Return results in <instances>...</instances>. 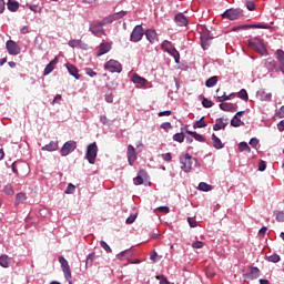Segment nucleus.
<instances>
[{"instance_id":"nucleus-11","label":"nucleus","mask_w":284,"mask_h":284,"mask_svg":"<svg viewBox=\"0 0 284 284\" xmlns=\"http://www.w3.org/2000/svg\"><path fill=\"white\" fill-rule=\"evenodd\" d=\"M6 48L9 54H11L12 57H17V54H21V47H19V44H17V42H14L13 40L7 41Z\"/></svg>"},{"instance_id":"nucleus-30","label":"nucleus","mask_w":284,"mask_h":284,"mask_svg":"<svg viewBox=\"0 0 284 284\" xmlns=\"http://www.w3.org/2000/svg\"><path fill=\"white\" fill-rule=\"evenodd\" d=\"M248 276L252 278V281H254V278H258V276H261V271L258 267L252 266Z\"/></svg>"},{"instance_id":"nucleus-56","label":"nucleus","mask_w":284,"mask_h":284,"mask_svg":"<svg viewBox=\"0 0 284 284\" xmlns=\"http://www.w3.org/2000/svg\"><path fill=\"white\" fill-rule=\"evenodd\" d=\"M85 74H88V77H91V78L97 77V72H94V70H92L91 68L85 69Z\"/></svg>"},{"instance_id":"nucleus-26","label":"nucleus","mask_w":284,"mask_h":284,"mask_svg":"<svg viewBox=\"0 0 284 284\" xmlns=\"http://www.w3.org/2000/svg\"><path fill=\"white\" fill-rule=\"evenodd\" d=\"M235 98H236V93H231L229 95L223 93L222 95L217 97V101H219V103H225V101H230V100L235 99Z\"/></svg>"},{"instance_id":"nucleus-35","label":"nucleus","mask_w":284,"mask_h":284,"mask_svg":"<svg viewBox=\"0 0 284 284\" xmlns=\"http://www.w3.org/2000/svg\"><path fill=\"white\" fill-rule=\"evenodd\" d=\"M195 141H199L200 143H205V138L194 131H186Z\"/></svg>"},{"instance_id":"nucleus-37","label":"nucleus","mask_w":284,"mask_h":284,"mask_svg":"<svg viewBox=\"0 0 284 284\" xmlns=\"http://www.w3.org/2000/svg\"><path fill=\"white\" fill-rule=\"evenodd\" d=\"M239 150L240 152H252V149L250 148V144H247V142H241L239 144Z\"/></svg>"},{"instance_id":"nucleus-39","label":"nucleus","mask_w":284,"mask_h":284,"mask_svg":"<svg viewBox=\"0 0 284 284\" xmlns=\"http://www.w3.org/2000/svg\"><path fill=\"white\" fill-rule=\"evenodd\" d=\"M113 21H114V18H113L112 14H111V16H109V17L102 19V20L99 22V26H108V24H110V23H113Z\"/></svg>"},{"instance_id":"nucleus-28","label":"nucleus","mask_w":284,"mask_h":284,"mask_svg":"<svg viewBox=\"0 0 284 284\" xmlns=\"http://www.w3.org/2000/svg\"><path fill=\"white\" fill-rule=\"evenodd\" d=\"M132 81L138 85H145V83H148V80L139 74H134Z\"/></svg>"},{"instance_id":"nucleus-7","label":"nucleus","mask_w":284,"mask_h":284,"mask_svg":"<svg viewBox=\"0 0 284 284\" xmlns=\"http://www.w3.org/2000/svg\"><path fill=\"white\" fill-rule=\"evenodd\" d=\"M144 34L145 32L143 31V27L141 24H138L131 32L130 41H132L133 43H139V41L143 39Z\"/></svg>"},{"instance_id":"nucleus-51","label":"nucleus","mask_w":284,"mask_h":284,"mask_svg":"<svg viewBox=\"0 0 284 284\" xmlns=\"http://www.w3.org/2000/svg\"><path fill=\"white\" fill-rule=\"evenodd\" d=\"M202 105H203V108H212V105H214V102H212L207 98H203Z\"/></svg>"},{"instance_id":"nucleus-31","label":"nucleus","mask_w":284,"mask_h":284,"mask_svg":"<svg viewBox=\"0 0 284 284\" xmlns=\"http://www.w3.org/2000/svg\"><path fill=\"white\" fill-rule=\"evenodd\" d=\"M7 8L10 12H17V10H19V2L8 0Z\"/></svg>"},{"instance_id":"nucleus-6","label":"nucleus","mask_w":284,"mask_h":284,"mask_svg":"<svg viewBox=\"0 0 284 284\" xmlns=\"http://www.w3.org/2000/svg\"><path fill=\"white\" fill-rule=\"evenodd\" d=\"M104 70H108L109 72H116L118 74H121L123 72V65L120 64L116 60H109L104 64Z\"/></svg>"},{"instance_id":"nucleus-17","label":"nucleus","mask_w":284,"mask_h":284,"mask_svg":"<svg viewBox=\"0 0 284 284\" xmlns=\"http://www.w3.org/2000/svg\"><path fill=\"white\" fill-rule=\"evenodd\" d=\"M128 160L130 165H134V161H136V151L132 144L128 145Z\"/></svg>"},{"instance_id":"nucleus-23","label":"nucleus","mask_w":284,"mask_h":284,"mask_svg":"<svg viewBox=\"0 0 284 284\" xmlns=\"http://www.w3.org/2000/svg\"><path fill=\"white\" fill-rule=\"evenodd\" d=\"M26 201H28V196L26 195V193L20 192L16 195V200H14V205L16 207L26 203Z\"/></svg>"},{"instance_id":"nucleus-47","label":"nucleus","mask_w":284,"mask_h":284,"mask_svg":"<svg viewBox=\"0 0 284 284\" xmlns=\"http://www.w3.org/2000/svg\"><path fill=\"white\" fill-rule=\"evenodd\" d=\"M100 121L103 125H112V123L114 122V121L108 119V116H105V115H101Z\"/></svg>"},{"instance_id":"nucleus-50","label":"nucleus","mask_w":284,"mask_h":284,"mask_svg":"<svg viewBox=\"0 0 284 284\" xmlns=\"http://www.w3.org/2000/svg\"><path fill=\"white\" fill-rule=\"evenodd\" d=\"M101 247L108 253L111 254L112 248L110 247V245H108V243L105 241H101L100 242Z\"/></svg>"},{"instance_id":"nucleus-5","label":"nucleus","mask_w":284,"mask_h":284,"mask_svg":"<svg viewBox=\"0 0 284 284\" xmlns=\"http://www.w3.org/2000/svg\"><path fill=\"white\" fill-rule=\"evenodd\" d=\"M241 17H243V11H241V9H227L222 13V18L229 19L230 21H236V19H241Z\"/></svg>"},{"instance_id":"nucleus-42","label":"nucleus","mask_w":284,"mask_h":284,"mask_svg":"<svg viewBox=\"0 0 284 284\" xmlns=\"http://www.w3.org/2000/svg\"><path fill=\"white\" fill-rule=\"evenodd\" d=\"M4 194L8 196H12L14 194V189L12 187L11 184H7L3 189Z\"/></svg>"},{"instance_id":"nucleus-22","label":"nucleus","mask_w":284,"mask_h":284,"mask_svg":"<svg viewBox=\"0 0 284 284\" xmlns=\"http://www.w3.org/2000/svg\"><path fill=\"white\" fill-rule=\"evenodd\" d=\"M225 128H227V123L223 122V118L215 120V124L213 125L214 132H219V130H225Z\"/></svg>"},{"instance_id":"nucleus-46","label":"nucleus","mask_w":284,"mask_h":284,"mask_svg":"<svg viewBox=\"0 0 284 284\" xmlns=\"http://www.w3.org/2000/svg\"><path fill=\"white\" fill-rule=\"evenodd\" d=\"M275 219L278 223H284V211H277L275 213Z\"/></svg>"},{"instance_id":"nucleus-8","label":"nucleus","mask_w":284,"mask_h":284,"mask_svg":"<svg viewBox=\"0 0 284 284\" xmlns=\"http://www.w3.org/2000/svg\"><path fill=\"white\" fill-rule=\"evenodd\" d=\"M74 150H77V142L75 141H67L61 150H60V154L61 156H68V154H72V152H74Z\"/></svg>"},{"instance_id":"nucleus-2","label":"nucleus","mask_w":284,"mask_h":284,"mask_svg":"<svg viewBox=\"0 0 284 284\" xmlns=\"http://www.w3.org/2000/svg\"><path fill=\"white\" fill-rule=\"evenodd\" d=\"M97 154H99V146L97 145V142H93L88 145L85 153V159L91 165L97 163Z\"/></svg>"},{"instance_id":"nucleus-43","label":"nucleus","mask_w":284,"mask_h":284,"mask_svg":"<svg viewBox=\"0 0 284 284\" xmlns=\"http://www.w3.org/2000/svg\"><path fill=\"white\" fill-rule=\"evenodd\" d=\"M81 40L73 39L68 42V45H70V48H81Z\"/></svg>"},{"instance_id":"nucleus-29","label":"nucleus","mask_w":284,"mask_h":284,"mask_svg":"<svg viewBox=\"0 0 284 284\" xmlns=\"http://www.w3.org/2000/svg\"><path fill=\"white\" fill-rule=\"evenodd\" d=\"M94 258H97V253H90L87 257L85 261V268L88 270V267H92L93 263H94Z\"/></svg>"},{"instance_id":"nucleus-4","label":"nucleus","mask_w":284,"mask_h":284,"mask_svg":"<svg viewBox=\"0 0 284 284\" xmlns=\"http://www.w3.org/2000/svg\"><path fill=\"white\" fill-rule=\"evenodd\" d=\"M248 45L250 48L255 50V52H258L261 57L267 55V48H265V43H263V41L261 40L251 41Z\"/></svg>"},{"instance_id":"nucleus-40","label":"nucleus","mask_w":284,"mask_h":284,"mask_svg":"<svg viewBox=\"0 0 284 284\" xmlns=\"http://www.w3.org/2000/svg\"><path fill=\"white\" fill-rule=\"evenodd\" d=\"M199 190H201L202 192H210L212 190V185H210L205 182H201L199 184Z\"/></svg>"},{"instance_id":"nucleus-21","label":"nucleus","mask_w":284,"mask_h":284,"mask_svg":"<svg viewBox=\"0 0 284 284\" xmlns=\"http://www.w3.org/2000/svg\"><path fill=\"white\" fill-rule=\"evenodd\" d=\"M112 49L110 43H101L98 49V57H103V54H108V51Z\"/></svg>"},{"instance_id":"nucleus-36","label":"nucleus","mask_w":284,"mask_h":284,"mask_svg":"<svg viewBox=\"0 0 284 284\" xmlns=\"http://www.w3.org/2000/svg\"><path fill=\"white\" fill-rule=\"evenodd\" d=\"M194 130L199 128H207V123L205 122V118H201L200 120L195 121L193 124Z\"/></svg>"},{"instance_id":"nucleus-20","label":"nucleus","mask_w":284,"mask_h":284,"mask_svg":"<svg viewBox=\"0 0 284 284\" xmlns=\"http://www.w3.org/2000/svg\"><path fill=\"white\" fill-rule=\"evenodd\" d=\"M57 63H59V58H54L45 68L43 71L44 77H48V74H50L53 70H54V65H57Z\"/></svg>"},{"instance_id":"nucleus-63","label":"nucleus","mask_w":284,"mask_h":284,"mask_svg":"<svg viewBox=\"0 0 284 284\" xmlns=\"http://www.w3.org/2000/svg\"><path fill=\"white\" fill-rule=\"evenodd\" d=\"M158 116H172V111H161Z\"/></svg>"},{"instance_id":"nucleus-58","label":"nucleus","mask_w":284,"mask_h":284,"mask_svg":"<svg viewBox=\"0 0 284 284\" xmlns=\"http://www.w3.org/2000/svg\"><path fill=\"white\" fill-rule=\"evenodd\" d=\"M159 212H162V214H169L170 207L169 206H159Z\"/></svg>"},{"instance_id":"nucleus-27","label":"nucleus","mask_w":284,"mask_h":284,"mask_svg":"<svg viewBox=\"0 0 284 284\" xmlns=\"http://www.w3.org/2000/svg\"><path fill=\"white\" fill-rule=\"evenodd\" d=\"M220 110H223V112H236L232 104L225 102L220 103Z\"/></svg>"},{"instance_id":"nucleus-13","label":"nucleus","mask_w":284,"mask_h":284,"mask_svg":"<svg viewBox=\"0 0 284 284\" xmlns=\"http://www.w3.org/2000/svg\"><path fill=\"white\" fill-rule=\"evenodd\" d=\"M264 65L270 72H281L278 63H276V60H273L272 58L266 59Z\"/></svg>"},{"instance_id":"nucleus-64","label":"nucleus","mask_w":284,"mask_h":284,"mask_svg":"<svg viewBox=\"0 0 284 284\" xmlns=\"http://www.w3.org/2000/svg\"><path fill=\"white\" fill-rule=\"evenodd\" d=\"M277 116H280V119L284 118V105H282L277 112Z\"/></svg>"},{"instance_id":"nucleus-52","label":"nucleus","mask_w":284,"mask_h":284,"mask_svg":"<svg viewBox=\"0 0 284 284\" xmlns=\"http://www.w3.org/2000/svg\"><path fill=\"white\" fill-rule=\"evenodd\" d=\"M136 216H138L136 213L133 214V215H130V216L126 219L125 223H126L128 225H132V223H134V222L136 221Z\"/></svg>"},{"instance_id":"nucleus-57","label":"nucleus","mask_w":284,"mask_h":284,"mask_svg":"<svg viewBox=\"0 0 284 284\" xmlns=\"http://www.w3.org/2000/svg\"><path fill=\"white\" fill-rule=\"evenodd\" d=\"M161 128H162V130H165V131L172 130V123H170V122H163V123L161 124Z\"/></svg>"},{"instance_id":"nucleus-53","label":"nucleus","mask_w":284,"mask_h":284,"mask_svg":"<svg viewBox=\"0 0 284 284\" xmlns=\"http://www.w3.org/2000/svg\"><path fill=\"white\" fill-rule=\"evenodd\" d=\"M187 223H189L190 227H197L199 226V222H196V220H194L192 217H187Z\"/></svg>"},{"instance_id":"nucleus-14","label":"nucleus","mask_w":284,"mask_h":284,"mask_svg":"<svg viewBox=\"0 0 284 284\" xmlns=\"http://www.w3.org/2000/svg\"><path fill=\"white\" fill-rule=\"evenodd\" d=\"M275 59L277 60L280 72L284 74V51L283 49H277L275 51Z\"/></svg>"},{"instance_id":"nucleus-33","label":"nucleus","mask_w":284,"mask_h":284,"mask_svg":"<svg viewBox=\"0 0 284 284\" xmlns=\"http://www.w3.org/2000/svg\"><path fill=\"white\" fill-rule=\"evenodd\" d=\"M101 27L102 26H99V22H98L95 26L91 27L89 30H90V32H92V34L98 37V34H103L104 33V31H103V29H101Z\"/></svg>"},{"instance_id":"nucleus-60","label":"nucleus","mask_w":284,"mask_h":284,"mask_svg":"<svg viewBox=\"0 0 284 284\" xmlns=\"http://www.w3.org/2000/svg\"><path fill=\"white\" fill-rule=\"evenodd\" d=\"M250 145H252V148H257L258 146V139L252 138L250 140Z\"/></svg>"},{"instance_id":"nucleus-54","label":"nucleus","mask_w":284,"mask_h":284,"mask_svg":"<svg viewBox=\"0 0 284 284\" xmlns=\"http://www.w3.org/2000/svg\"><path fill=\"white\" fill-rule=\"evenodd\" d=\"M246 8L252 12L256 9V4L253 1H246Z\"/></svg>"},{"instance_id":"nucleus-62","label":"nucleus","mask_w":284,"mask_h":284,"mask_svg":"<svg viewBox=\"0 0 284 284\" xmlns=\"http://www.w3.org/2000/svg\"><path fill=\"white\" fill-rule=\"evenodd\" d=\"M162 159L163 161H168V162L172 161V153L162 154Z\"/></svg>"},{"instance_id":"nucleus-25","label":"nucleus","mask_w":284,"mask_h":284,"mask_svg":"<svg viewBox=\"0 0 284 284\" xmlns=\"http://www.w3.org/2000/svg\"><path fill=\"white\" fill-rule=\"evenodd\" d=\"M212 142H213V148H215V150H223L224 148L223 142L214 133L212 134Z\"/></svg>"},{"instance_id":"nucleus-55","label":"nucleus","mask_w":284,"mask_h":284,"mask_svg":"<svg viewBox=\"0 0 284 284\" xmlns=\"http://www.w3.org/2000/svg\"><path fill=\"white\" fill-rule=\"evenodd\" d=\"M267 165L265 164V161L261 160L258 163V171L260 172H265Z\"/></svg>"},{"instance_id":"nucleus-9","label":"nucleus","mask_w":284,"mask_h":284,"mask_svg":"<svg viewBox=\"0 0 284 284\" xmlns=\"http://www.w3.org/2000/svg\"><path fill=\"white\" fill-rule=\"evenodd\" d=\"M180 163L183 172L187 173L192 171V155H190V153H186L183 158H181Z\"/></svg>"},{"instance_id":"nucleus-24","label":"nucleus","mask_w":284,"mask_h":284,"mask_svg":"<svg viewBox=\"0 0 284 284\" xmlns=\"http://www.w3.org/2000/svg\"><path fill=\"white\" fill-rule=\"evenodd\" d=\"M42 150L47 152H54L59 150V142L51 141L49 144H45L44 146H42Z\"/></svg>"},{"instance_id":"nucleus-61","label":"nucleus","mask_w":284,"mask_h":284,"mask_svg":"<svg viewBox=\"0 0 284 284\" xmlns=\"http://www.w3.org/2000/svg\"><path fill=\"white\" fill-rule=\"evenodd\" d=\"M192 247H194L195 250H201V247H203V242L196 241L192 244Z\"/></svg>"},{"instance_id":"nucleus-12","label":"nucleus","mask_w":284,"mask_h":284,"mask_svg":"<svg viewBox=\"0 0 284 284\" xmlns=\"http://www.w3.org/2000/svg\"><path fill=\"white\" fill-rule=\"evenodd\" d=\"M210 41H212V34L210 33V31L204 30L201 33V43L203 50H207V48H210Z\"/></svg>"},{"instance_id":"nucleus-45","label":"nucleus","mask_w":284,"mask_h":284,"mask_svg":"<svg viewBox=\"0 0 284 284\" xmlns=\"http://www.w3.org/2000/svg\"><path fill=\"white\" fill-rule=\"evenodd\" d=\"M125 14H128V12L120 11V12H115L111 16L113 17V21H119V19H123V17H125Z\"/></svg>"},{"instance_id":"nucleus-34","label":"nucleus","mask_w":284,"mask_h":284,"mask_svg":"<svg viewBox=\"0 0 284 284\" xmlns=\"http://www.w3.org/2000/svg\"><path fill=\"white\" fill-rule=\"evenodd\" d=\"M216 83H219V77L214 75L206 80L205 85L206 88H214Z\"/></svg>"},{"instance_id":"nucleus-49","label":"nucleus","mask_w":284,"mask_h":284,"mask_svg":"<svg viewBox=\"0 0 284 284\" xmlns=\"http://www.w3.org/2000/svg\"><path fill=\"white\" fill-rule=\"evenodd\" d=\"M75 190H77V186L74 184H72V183H69L67 189H65V191H64V193L65 194H72Z\"/></svg>"},{"instance_id":"nucleus-44","label":"nucleus","mask_w":284,"mask_h":284,"mask_svg":"<svg viewBox=\"0 0 284 284\" xmlns=\"http://www.w3.org/2000/svg\"><path fill=\"white\" fill-rule=\"evenodd\" d=\"M239 99H242V101H248L250 97L247 95V91L245 89H242L239 94Z\"/></svg>"},{"instance_id":"nucleus-38","label":"nucleus","mask_w":284,"mask_h":284,"mask_svg":"<svg viewBox=\"0 0 284 284\" xmlns=\"http://www.w3.org/2000/svg\"><path fill=\"white\" fill-rule=\"evenodd\" d=\"M266 261H268V263H278L281 261V255L272 254L266 257Z\"/></svg>"},{"instance_id":"nucleus-18","label":"nucleus","mask_w":284,"mask_h":284,"mask_svg":"<svg viewBox=\"0 0 284 284\" xmlns=\"http://www.w3.org/2000/svg\"><path fill=\"white\" fill-rule=\"evenodd\" d=\"M65 68L71 77H74V79L77 80L81 79V74H79V69L74 64L67 63Z\"/></svg>"},{"instance_id":"nucleus-3","label":"nucleus","mask_w":284,"mask_h":284,"mask_svg":"<svg viewBox=\"0 0 284 284\" xmlns=\"http://www.w3.org/2000/svg\"><path fill=\"white\" fill-rule=\"evenodd\" d=\"M162 49L165 50V52H168L169 54H171V57H173V59L175 60V63H179L181 55L179 54V51H176L172 42L164 40L162 42Z\"/></svg>"},{"instance_id":"nucleus-32","label":"nucleus","mask_w":284,"mask_h":284,"mask_svg":"<svg viewBox=\"0 0 284 284\" xmlns=\"http://www.w3.org/2000/svg\"><path fill=\"white\" fill-rule=\"evenodd\" d=\"M0 265H1V267H4V268L10 267V256L1 255L0 256Z\"/></svg>"},{"instance_id":"nucleus-48","label":"nucleus","mask_w":284,"mask_h":284,"mask_svg":"<svg viewBox=\"0 0 284 284\" xmlns=\"http://www.w3.org/2000/svg\"><path fill=\"white\" fill-rule=\"evenodd\" d=\"M231 125L233 128H241V119L234 115V119L231 120Z\"/></svg>"},{"instance_id":"nucleus-10","label":"nucleus","mask_w":284,"mask_h":284,"mask_svg":"<svg viewBox=\"0 0 284 284\" xmlns=\"http://www.w3.org/2000/svg\"><path fill=\"white\" fill-rule=\"evenodd\" d=\"M59 263L62 267L64 277L67 278V281H70V278H72V271L70 270V264L68 263V260H65V257H63V256H60Z\"/></svg>"},{"instance_id":"nucleus-15","label":"nucleus","mask_w":284,"mask_h":284,"mask_svg":"<svg viewBox=\"0 0 284 284\" xmlns=\"http://www.w3.org/2000/svg\"><path fill=\"white\" fill-rule=\"evenodd\" d=\"M149 43H156L159 42V34L156 33L155 30L153 29H148L145 32H144Z\"/></svg>"},{"instance_id":"nucleus-59","label":"nucleus","mask_w":284,"mask_h":284,"mask_svg":"<svg viewBox=\"0 0 284 284\" xmlns=\"http://www.w3.org/2000/svg\"><path fill=\"white\" fill-rule=\"evenodd\" d=\"M156 278L160 281V284H170L168 278L165 276H163V275H160Z\"/></svg>"},{"instance_id":"nucleus-19","label":"nucleus","mask_w":284,"mask_h":284,"mask_svg":"<svg viewBox=\"0 0 284 284\" xmlns=\"http://www.w3.org/2000/svg\"><path fill=\"white\" fill-rule=\"evenodd\" d=\"M174 21L180 27L187 26L189 23L187 17H185L183 13H178L174 18Z\"/></svg>"},{"instance_id":"nucleus-1","label":"nucleus","mask_w":284,"mask_h":284,"mask_svg":"<svg viewBox=\"0 0 284 284\" xmlns=\"http://www.w3.org/2000/svg\"><path fill=\"white\" fill-rule=\"evenodd\" d=\"M13 174L18 176H26L30 172V166L24 162H13L11 165Z\"/></svg>"},{"instance_id":"nucleus-16","label":"nucleus","mask_w":284,"mask_h":284,"mask_svg":"<svg viewBox=\"0 0 284 284\" xmlns=\"http://www.w3.org/2000/svg\"><path fill=\"white\" fill-rule=\"evenodd\" d=\"M148 179V172L145 170H140L136 178L133 179L134 185H143V182Z\"/></svg>"},{"instance_id":"nucleus-41","label":"nucleus","mask_w":284,"mask_h":284,"mask_svg":"<svg viewBox=\"0 0 284 284\" xmlns=\"http://www.w3.org/2000/svg\"><path fill=\"white\" fill-rule=\"evenodd\" d=\"M173 141H176L178 143H183L185 141V135L183 133H175L173 135Z\"/></svg>"}]
</instances>
